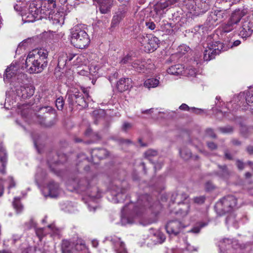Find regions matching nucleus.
Segmentation results:
<instances>
[{
    "label": "nucleus",
    "mask_w": 253,
    "mask_h": 253,
    "mask_svg": "<svg viewBox=\"0 0 253 253\" xmlns=\"http://www.w3.org/2000/svg\"><path fill=\"white\" fill-rule=\"evenodd\" d=\"M48 53L46 49L42 48L30 52L25 61L27 72L30 74L41 73L47 67Z\"/></svg>",
    "instance_id": "nucleus-1"
},
{
    "label": "nucleus",
    "mask_w": 253,
    "mask_h": 253,
    "mask_svg": "<svg viewBox=\"0 0 253 253\" xmlns=\"http://www.w3.org/2000/svg\"><path fill=\"white\" fill-rule=\"evenodd\" d=\"M47 4L42 2L33 1L29 3L27 12L22 13V20L24 23L33 22L42 18H47L48 12Z\"/></svg>",
    "instance_id": "nucleus-2"
},
{
    "label": "nucleus",
    "mask_w": 253,
    "mask_h": 253,
    "mask_svg": "<svg viewBox=\"0 0 253 253\" xmlns=\"http://www.w3.org/2000/svg\"><path fill=\"white\" fill-rule=\"evenodd\" d=\"M133 208V212L139 214L145 210L149 209L152 212L156 213L158 210L160 208L159 202L154 200L151 197L147 194L140 196L136 204V205L132 203L128 206L124 207L123 210L124 212L126 211L127 207L130 209V207Z\"/></svg>",
    "instance_id": "nucleus-3"
},
{
    "label": "nucleus",
    "mask_w": 253,
    "mask_h": 253,
    "mask_svg": "<svg viewBox=\"0 0 253 253\" xmlns=\"http://www.w3.org/2000/svg\"><path fill=\"white\" fill-rule=\"evenodd\" d=\"M32 117L34 121L47 127L54 125L56 122L55 110L49 106L40 108Z\"/></svg>",
    "instance_id": "nucleus-4"
},
{
    "label": "nucleus",
    "mask_w": 253,
    "mask_h": 253,
    "mask_svg": "<svg viewBox=\"0 0 253 253\" xmlns=\"http://www.w3.org/2000/svg\"><path fill=\"white\" fill-rule=\"evenodd\" d=\"M90 40L87 33L80 26H76L71 32V42L75 47L83 49L87 47Z\"/></svg>",
    "instance_id": "nucleus-5"
},
{
    "label": "nucleus",
    "mask_w": 253,
    "mask_h": 253,
    "mask_svg": "<svg viewBox=\"0 0 253 253\" xmlns=\"http://www.w3.org/2000/svg\"><path fill=\"white\" fill-rule=\"evenodd\" d=\"M241 43V41L236 40L234 41L231 44H229L227 46H225L222 42L219 41L214 42L212 43H210L206 49L204 53V59L205 61H210L214 59L216 55H218L221 51L227 50L230 46H237Z\"/></svg>",
    "instance_id": "nucleus-6"
},
{
    "label": "nucleus",
    "mask_w": 253,
    "mask_h": 253,
    "mask_svg": "<svg viewBox=\"0 0 253 253\" xmlns=\"http://www.w3.org/2000/svg\"><path fill=\"white\" fill-rule=\"evenodd\" d=\"M237 205V199L236 197L232 195H228L220 199L215 207L219 212L226 213L235 210Z\"/></svg>",
    "instance_id": "nucleus-7"
},
{
    "label": "nucleus",
    "mask_w": 253,
    "mask_h": 253,
    "mask_svg": "<svg viewBox=\"0 0 253 253\" xmlns=\"http://www.w3.org/2000/svg\"><path fill=\"white\" fill-rule=\"evenodd\" d=\"M139 41L145 49L149 52L155 50L158 47L160 42L158 38L151 35H140Z\"/></svg>",
    "instance_id": "nucleus-8"
},
{
    "label": "nucleus",
    "mask_w": 253,
    "mask_h": 253,
    "mask_svg": "<svg viewBox=\"0 0 253 253\" xmlns=\"http://www.w3.org/2000/svg\"><path fill=\"white\" fill-rule=\"evenodd\" d=\"M48 4V12L49 14H47V18L52 19L54 23L63 24L64 21L65 14L63 11H59L56 7L55 2L51 1L50 3H44Z\"/></svg>",
    "instance_id": "nucleus-9"
},
{
    "label": "nucleus",
    "mask_w": 253,
    "mask_h": 253,
    "mask_svg": "<svg viewBox=\"0 0 253 253\" xmlns=\"http://www.w3.org/2000/svg\"><path fill=\"white\" fill-rule=\"evenodd\" d=\"M183 227L182 223L177 220H169L166 225L167 233L174 236L177 235Z\"/></svg>",
    "instance_id": "nucleus-10"
},
{
    "label": "nucleus",
    "mask_w": 253,
    "mask_h": 253,
    "mask_svg": "<svg viewBox=\"0 0 253 253\" xmlns=\"http://www.w3.org/2000/svg\"><path fill=\"white\" fill-rule=\"evenodd\" d=\"M127 8L126 6H122L119 8L113 16L111 28H115L118 26L122 20L126 16Z\"/></svg>",
    "instance_id": "nucleus-11"
},
{
    "label": "nucleus",
    "mask_w": 253,
    "mask_h": 253,
    "mask_svg": "<svg viewBox=\"0 0 253 253\" xmlns=\"http://www.w3.org/2000/svg\"><path fill=\"white\" fill-rule=\"evenodd\" d=\"M110 192L113 196L114 197V200L117 203L123 201L126 196V189L119 187L117 185H112L110 188Z\"/></svg>",
    "instance_id": "nucleus-12"
},
{
    "label": "nucleus",
    "mask_w": 253,
    "mask_h": 253,
    "mask_svg": "<svg viewBox=\"0 0 253 253\" xmlns=\"http://www.w3.org/2000/svg\"><path fill=\"white\" fill-rule=\"evenodd\" d=\"M253 31V22L246 20L243 23L239 30V34L243 38H246L252 34Z\"/></svg>",
    "instance_id": "nucleus-13"
},
{
    "label": "nucleus",
    "mask_w": 253,
    "mask_h": 253,
    "mask_svg": "<svg viewBox=\"0 0 253 253\" xmlns=\"http://www.w3.org/2000/svg\"><path fill=\"white\" fill-rule=\"evenodd\" d=\"M34 92V87L30 85L21 86L16 89L17 95L24 99L31 97L33 95Z\"/></svg>",
    "instance_id": "nucleus-14"
},
{
    "label": "nucleus",
    "mask_w": 253,
    "mask_h": 253,
    "mask_svg": "<svg viewBox=\"0 0 253 253\" xmlns=\"http://www.w3.org/2000/svg\"><path fill=\"white\" fill-rule=\"evenodd\" d=\"M167 7L168 5L165 3L164 0L157 2L153 6V10L151 12L152 17L160 19L164 13V10Z\"/></svg>",
    "instance_id": "nucleus-15"
},
{
    "label": "nucleus",
    "mask_w": 253,
    "mask_h": 253,
    "mask_svg": "<svg viewBox=\"0 0 253 253\" xmlns=\"http://www.w3.org/2000/svg\"><path fill=\"white\" fill-rule=\"evenodd\" d=\"M99 4V9L102 14H107L110 12L113 5V0H93Z\"/></svg>",
    "instance_id": "nucleus-16"
},
{
    "label": "nucleus",
    "mask_w": 253,
    "mask_h": 253,
    "mask_svg": "<svg viewBox=\"0 0 253 253\" xmlns=\"http://www.w3.org/2000/svg\"><path fill=\"white\" fill-rule=\"evenodd\" d=\"M117 88L119 91L122 92L130 88L132 86L131 79L126 78H121L117 82Z\"/></svg>",
    "instance_id": "nucleus-17"
},
{
    "label": "nucleus",
    "mask_w": 253,
    "mask_h": 253,
    "mask_svg": "<svg viewBox=\"0 0 253 253\" xmlns=\"http://www.w3.org/2000/svg\"><path fill=\"white\" fill-rule=\"evenodd\" d=\"M248 12V10L247 8H243L236 9L232 12L229 20L237 25L241 18L245 16Z\"/></svg>",
    "instance_id": "nucleus-18"
},
{
    "label": "nucleus",
    "mask_w": 253,
    "mask_h": 253,
    "mask_svg": "<svg viewBox=\"0 0 253 253\" xmlns=\"http://www.w3.org/2000/svg\"><path fill=\"white\" fill-rule=\"evenodd\" d=\"M160 30L167 35H170L173 33L174 25L166 20L162 21L158 19Z\"/></svg>",
    "instance_id": "nucleus-19"
},
{
    "label": "nucleus",
    "mask_w": 253,
    "mask_h": 253,
    "mask_svg": "<svg viewBox=\"0 0 253 253\" xmlns=\"http://www.w3.org/2000/svg\"><path fill=\"white\" fill-rule=\"evenodd\" d=\"M66 156L64 154L58 155L57 154H50L47 159V163L50 168L53 164L63 163L66 161Z\"/></svg>",
    "instance_id": "nucleus-20"
},
{
    "label": "nucleus",
    "mask_w": 253,
    "mask_h": 253,
    "mask_svg": "<svg viewBox=\"0 0 253 253\" xmlns=\"http://www.w3.org/2000/svg\"><path fill=\"white\" fill-rule=\"evenodd\" d=\"M200 0H184L183 2V5L189 11V12L196 16L197 12V3Z\"/></svg>",
    "instance_id": "nucleus-21"
},
{
    "label": "nucleus",
    "mask_w": 253,
    "mask_h": 253,
    "mask_svg": "<svg viewBox=\"0 0 253 253\" xmlns=\"http://www.w3.org/2000/svg\"><path fill=\"white\" fill-rule=\"evenodd\" d=\"M75 244L68 240H63L61 243V253H75Z\"/></svg>",
    "instance_id": "nucleus-22"
},
{
    "label": "nucleus",
    "mask_w": 253,
    "mask_h": 253,
    "mask_svg": "<svg viewBox=\"0 0 253 253\" xmlns=\"http://www.w3.org/2000/svg\"><path fill=\"white\" fill-rule=\"evenodd\" d=\"M48 195L52 198L57 197L59 194L60 189L58 183L51 181L47 185Z\"/></svg>",
    "instance_id": "nucleus-23"
},
{
    "label": "nucleus",
    "mask_w": 253,
    "mask_h": 253,
    "mask_svg": "<svg viewBox=\"0 0 253 253\" xmlns=\"http://www.w3.org/2000/svg\"><path fill=\"white\" fill-rule=\"evenodd\" d=\"M6 160L5 150L3 147L0 146V172L2 174H5L6 172Z\"/></svg>",
    "instance_id": "nucleus-24"
},
{
    "label": "nucleus",
    "mask_w": 253,
    "mask_h": 253,
    "mask_svg": "<svg viewBox=\"0 0 253 253\" xmlns=\"http://www.w3.org/2000/svg\"><path fill=\"white\" fill-rule=\"evenodd\" d=\"M237 245V242L236 241H233L230 239L226 238L220 241L218 246L221 250H229L231 247L236 249V247H234V246Z\"/></svg>",
    "instance_id": "nucleus-25"
},
{
    "label": "nucleus",
    "mask_w": 253,
    "mask_h": 253,
    "mask_svg": "<svg viewBox=\"0 0 253 253\" xmlns=\"http://www.w3.org/2000/svg\"><path fill=\"white\" fill-rule=\"evenodd\" d=\"M210 7V1H204L200 0L197 3V12L196 16H199L207 11Z\"/></svg>",
    "instance_id": "nucleus-26"
},
{
    "label": "nucleus",
    "mask_w": 253,
    "mask_h": 253,
    "mask_svg": "<svg viewBox=\"0 0 253 253\" xmlns=\"http://www.w3.org/2000/svg\"><path fill=\"white\" fill-rule=\"evenodd\" d=\"M217 167L219 169L214 172V174L222 178H226L229 176L230 172L226 165H218Z\"/></svg>",
    "instance_id": "nucleus-27"
},
{
    "label": "nucleus",
    "mask_w": 253,
    "mask_h": 253,
    "mask_svg": "<svg viewBox=\"0 0 253 253\" xmlns=\"http://www.w3.org/2000/svg\"><path fill=\"white\" fill-rule=\"evenodd\" d=\"M218 22L216 20V17L215 15V13L211 11L208 15L204 25L206 28H213L215 25L217 24Z\"/></svg>",
    "instance_id": "nucleus-28"
},
{
    "label": "nucleus",
    "mask_w": 253,
    "mask_h": 253,
    "mask_svg": "<svg viewBox=\"0 0 253 253\" xmlns=\"http://www.w3.org/2000/svg\"><path fill=\"white\" fill-rule=\"evenodd\" d=\"M111 241L119 250L118 253H127L125 248V244L120 238L114 236L111 238Z\"/></svg>",
    "instance_id": "nucleus-29"
},
{
    "label": "nucleus",
    "mask_w": 253,
    "mask_h": 253,
    "mask_svg": "<svg viewBox=\"0 0 253 253\" xmlns=\"http://www.w3.org/2000/svg\"><path fill=\"white\" fill-rule=\"evenodd\" d=\"M109 152L105 149H94L92 152L91 155L92 157H96L99 159H105L109 155Z\"/></svg>",
    "instance_id": "nucleus-30"
},
{
    "label": "nucleus",
    "mask_w": 253,
    "mask_h": 253,
    "mask_svg": "<svg viewBox=\"0 0 253 253\" xmlns=\"http://www.w3.org/2000/svg\"><path fill=\"white\" fill-rule=\"evenodd\" d=\"M167 71L169 74L171 75H178L182 74L184 71V67L181 64H176L170 67Z\"/></svg>",
    "instance_id": "nucleus-31"
},
{
    "label": "nucleus",
    "mask_w": 253,
    "mask_h": 253,
    "mask_svg": "<svg viewBox=\"0 0 253 253\" xmlns=\"http://www.w3.org/2000/svg\"><path fill=\"white\" fill-rule=\"evenodd\" d=\"M188 197V196L184 193L180 194L175 193L172 195L171 200L173 203L179 204L182 203L184 201L186 200Z\"/></svg>",
    "instance_id": "nucleus-32"
},
{
    "label": "nucleus",
    "mask_w": 253,
    "mask_h": 253,
    "mask_svg": "<svg viewBox=\"0 0 253 253\" xmlns=\"http://www.w3.org/2000/svg\"><path fill=\"white\" fill-rule=\"evenodd\" d=\"M213 12L215 13V15L218 23L226 19L228 15V11L226 9L216 10H214Z\"/></svg>",
    "instance_id": "nucleus-33"
},
{
    "label": "nucleus",
    "mask_w": 253,
    "mask_h": 253,
    "mask_svg": "<svg viewBox=\"0 0 253 253\" xmlns=\"http://www.w3.org/2000/svg\"><path fill=\"white\" fill-rule=\"evenodd\" d=\"M81 93L82 92L79 91V90L76 89H74L73 90H70L67 94L68 97L67 101L68 102L69 104L70 105L73 106V98H76L77 100L78 98V96H80Z\"/></svg>",
    "instance_id": "nucleus-34"
},
{
    "label": "nucleus",
    "mask_w": 253,
    "mask_h": 253,
    "mask_svg": "<svg viewBox=\"0 0 253 253\" xmlns=\"http://www.w3.org/2000/svg\"><path fill=\"white\" fill-rule=\"evenodd\" d=\"M90 186V184L88 180L86 178H83L80 180L78 183V188L82 191H85L87 190Z\"/></svg>",
    "instance_id": "nucleus-35"
},
{
    "label": "nucleus",
    "mask_w": 253,
    "mask_h": 253,
    "mask_svg": "<svg viewBox=\"0 0 253 253\" xmlns=\"http://www.w3.org/2000/svg\"><path fill=\"white\" fill-rule=\"evenodd\" d=\"M182 110H186L189 112H194L196 114H200L203 112V110L201 109H198L195 107H189L187 104L185 103L182 104L179 108Z\"/></svg>",
    "instance_id": "nucleus-36"
},
{
    "label": "nucleus",
    "mask_w": 253,
    "mask_h": 253,
    "mask_svg": "<svg viewBox=\"0 0 253 253\" xmlns=\"http://www.w3.org/2000/svg\"><path fill=\"white\" fill-rule=\"evenodd\" d=\"M159 83L158 80L154 78L149 79L146 80L144 85L148 88L156 87Z\"/></svg>",
    "instance_id": "nucleus-37"
},
{
    "label": "nucleus",
    "mask_w": 253,
    "mask_h": 253,
    "mask_svg": "<svg viewBox=\"0 0 253 253\" xmlns=\"http://www.w3.org/2000/svg\"><path fill=\"white\" fill-rule=\"evenodd\" d=\"M236 25L237 24L229 20L227 23L223 26L222 32L223 33H228L235 29L236 27Z\"/></svg>",
    "instance_id": "nucleus-38"
},
{
    "label": "nucleus",
    "mask_w": 253,
    "mask_h": 253,
    "mask_svg": "<svg viewBox=\"0 0 253 253\" xmlns=\"http://www.w3.org/2000/svg\"><path fill=\"white\" fill-rule=\"evenodd\" d=\"M67 63V53H63L60 55L58 59L57 67L60 69L63 68Z\"/></svg>",
    "instance_id": "nucleus-39"
},
{
    "label": "nucleus",
    "mask_w": 253,
    "mask_h": 253,
    "mask_svg": "<svg viewBox=\"0 0 253 253\" xmlns=\"http://www.w3.org/2000/svg\"><path fill=\"white\" fill-rule=\"evenodd\" d=\"M181 157L185 160H188L191 158L192 153L190 150L187 148H183L179 151Z\"/></svg>",
    "instance_id": "nucleus-40"
},
{
    "label": "nucleus",
    "mask_w": 253,
    "mask_h": 253,
    "mask_svg": "<svg viewBox=\"0 0 253 253\" xmlns=\"http://www.w3.org/2000/svg\"><path fill=\"white\" fill-rule=\"evenodd\" d=\"M226 223L228 225H233V226L237 227L236 220L235 219V215L231 213L226 218Z\"/></svg>",
    "instance_id": "nucleus-41"
},
{
    "label": "nucleus",
    "mask_w": 253,
    "mask_h": 253,
    "mask_svg": "<svg viewBox=\"0 0 253 253\" xmlns=\"http://www.w3.org/2000/svg\"><path fill=\"white\" fill-rule=\"evenodd\" d=\"M131 66L136 71L139 72H144V65L139 60H136L132 62Z\"/></svg>",
    "instance_id": "nucleus-42"
},
{
    "label": "nucleus",
    "mask_w": 253,
    "mask_h": 253,
    "mask_svg": "<svg viewBox=\"0 0 253 253\" xmlns=\"http://www.w3.org/2000/svg\"><path fill=\"white\" fill-rule=\"evenodd\" d=\"M14 66H10L7 67L5 70V73L4 75V78L10 79L14 74L15 70L14 69Z\"/></svg>",
    "instance_id": "nucleus-43"
},
{
    "label": "nucleus",
    "mask_w": 253,
    "mask_h": 253,
    "mask_svg": "<svg viewBox=\"0 0 253 253\" xmlns=\"http://www.w3.org/2000/svg\"><path fill=\"white\" fill-rule=\"evenodd\" d=\"M86 248L84 242L81 240H78L76 244H75L74 250L75 252L81 251L84 250Z\"/></svg>",
    "instance_id": "nucleus-44"
},
{
    "label": "nucleus",
    "mask_w": 253,
    "mask_h": 253,
    "mask_svg": "<svg viewBox=\"0 0 253 253\" xmlns=\"http://www.w3.org/2000/svg\"><path fill=\"white\" fill-rule=\"evenodd\" d=\"M158 155V151L154 149H148L144 153L145 157L150 160L152 157L156 156Z\"/></svg>",
    "instance_id": "nucleus-45"
},
{
    "label": "nucleus",
    "mask_w": 253,
    "mask_h": 253,
    "mask_svg": "<svg viewBox=\"0 0 253 253\" xmlns=\"http://www.w3.org/2000/svg\"><path fill=\"white\" fill-rule=\"evenodd\" d=\"M218 130L222 133H232L233 132L234 128L230 126L223 127H219Z\"/></svg>",
    "instance_id": "nucleus-46"
},
{
    "label": "nucleus",
    "mask_w": 253,
    "mask_h": 253,
    "mask_svg": "<svg viewBox=\"0 0 253 253\" xmlns=\"http://www.w3.org/2000/svg\"><path fill=\"white\" fill-rule=\"evenodd\" d=\"M44 228H39L35 229V232L37 236L38 237L40 240L46 235V232L45 231Z\"/></svg>",
    "instance_id": "nucleus-47"
},
{
    "label": "nucleus",
    "mask_w": 253,
    "mask_h": 253,
    "mask_svg": "<svg viewBox=\"0 0 253 253\" xmlns=\"http://www.w3.org/2000/svg\"><path fill=\"white\" fill-rule=\"evenodd\" d=\"M13 205L14 208L16 210L18 213L22 211L23 206L21 205L20 201L16 198L14 199V201L13 202Z\"/></svg>",
    "instance_id": "nucleus-48"
},
{
    "label": "nucleus",
    "mask_w": 253,
    "mask_h": 253,
    "mask_svg": "<svg viewBox=\"0 0 253 253\" xmlns=\"http://www.w3.org/2000/svg\"><path fill=\"white\" fill-rule=\"evenodd\" d=\"M56 106L59 110H61L63 108L64 101L63 97H59L56 100Z\"/></svg>",
    "instance_id": "nucleus-49"
},
{
    "label": "nucleus",
    "mask_w": 253,
    "mask_h": 253,
    "mask_svg": "<svg viewBox=\"0 0 253 253\" xmlns=\"http://www.w3.org/2000/svg\"><path fill=\"white\" fill-rule=\"evenodd\" d=\"M76 104L78 105L81 106H84L86 105V102L84 100V96L82 93L81 95L78 96V98L77 100H76Z\"/></svg>",
    "instance_id": "nucleus-50"
},
{
    "label": "nucleus",
    "mask_w": 253,
    "mask_h": 253,
    "mask_svg": "<svg viewBox=\"0 0 253 253\" xmlns=\"http://www.w3.org/2000/svg\"><path fill=\"white\" fill-rule=\"evenodd\" d=\"M132 60V56L130 54H127V55L124 56L120 61L121 64H127L129 63Z\"/></svg>",
    "instance_id": "nucleus-51"
},
{
    "label": "nucleus",
    "mask_w": 253,
    "mask_h": 253,
    "mask_svg": "<svg viewBox=\"0 0 253 253\" xmlns=\"http://www.w3.org/2000/svg\"><path fill=\"white\" fill-rule=\"evenodd\" d=\"M185 208H182L181 209V213H176L180 215L181 217H184L188 214V210L189 209V205L188 204L185 206Z\"/></svg>",
    "instance_id": "nucleus-52"
},
{
    "label": "nucleus",
    "mask_w": 253,
    "mask_h": 253,
    "mask_svg": "<svg viewBox=\"0 0 253 253\" xmlns=\"http://www.w3.org/2000/svg\"><path fill=\"white\" fill-rule=\"evenodd\" d=\"M193 200L195 203L199 204H201L204 203L205 198L204 196L197 197L194 198Z\"/></svg>",
    "instance_id": "nucleus-53"
},
{
    "label": "nucleus",
    "mask_w": 253,
    "mask_h": 253,
    "mask_svg": "<svg viewBox=\"0 0 253 253\" xmlns=\"http://www.w3.org/2000/svg\"><path fill=\"white\" fill-rule=\"evenodd\" d=\"M184 74H187L189 75L192 76L195 75L196 72L195 69L190 68L188 69L186 68L185 70L184 69L183 73Z\"/></svg>",
    "instance_id": "nucleus-54"
},
{
    "label": "nucleus",
    "mask_w": 253,
    "mask_h": 253,
    "mask_svg": "<svg viewBox=\"0 0 253 253\" xmlns=\"http://www.w3.org/2000/svg\"><path fill=\"white\" fill-rule=\"evenodd\" d=\"M47 227L50 229L54 234L58 235L60 232L59 229L56 228L54 224H50L48 225Z\"/></svg>",
    "instance_id": "nucleus-55"
},
{
    "label": "nucleus",
    "mask_w": 253,
    "mask_h": 253,
    "mask_svg": "<svg viewBox=\"0 0 253 253\" xmlns=\"http://www.w3.org/2000/svg\"><path fill=\"white\" fill-rule=\"evenodd\" d=\"M205 187L207 190L211 191L214 189V186L212 184V183L211 181H208L206 182L205 185Z\"/></svg>",
    "instance_id": "nucleus-56"
},
{
    "label": "nucleus",
    "mask_w": 253,
    "mask_h": 253,
    "mask_svg": "<svg viewBox=\"0 0 253 253\" xmlns=\"http://www.w3.org/2000/svg\"><path fill=\"white\" fill-rule=\"evenodd\" d=\"M132 125L129 123H124L122 126V129L124 131H126L127 130L131 128Z\"/></svg>",
    "instance_id": "nucleus-57"
},
{
    "label": "nucleus",
    "mask_w": 253,
    "mask_h": 253,
    "mask_svg": "<svg viewBox=\"0 0 253 253\" xmlns=\"http://www.w3.org/2000/svg\"><path fill=\"white\" fill-rule=\"evenodd\" d=\"M9 180V186L8 188L9 189L14 187L15 186V182L13 180V178L12 177H8Z\"/></svg>",
    "instance_id": "nucleus-58"
},
{
    "label": "nucleus",
    "mask_w": 253,
    "mask_h": 253,
    "mask_svg": "<svg viewBox=\"0 0 253 253\" xmlns=\"http://www.w3.org/2000/svg\"><path fill=\"white\" fill-rule=\"evenodd\" d=\"M146 25L148 28L151 30H154L156 27L155 24L153 22H146Z\"/></svg>",
    "instance_id": "nucleus-59"
},
{
    "label": "nucleus",
    "mask_w": 253,
    "mask_h": 253,
    "mask_svg": "<svg viewBox=\"0 0 253 253\" xmlns=\"http://www.w3.org/2000/svg\"><path fill=\"white\" fill-rule=\"evenodd\" d=\"M236 165H237L238 168L240 170H242L244 169L245 164L243 162H242L240 160H237L236 162Z\"/></svg>",
    "instance_id": "nucleus-60"
},
{
    "label": "nucleus",
    "mask_w": 253,
    "mask_h": 253,
    "mask_svg": "<svg viewBox=\"0 0 253 253\" xmlns=\"http://www.w3.org/2000/svg\"><path fill=\"white\" fill-rule=\"evenodd\" d=\"M206 132H207V135H208L209 136H210L212 138H215L216 135L214 134V133L212 129H211V128L207 129L206 130Z\"/></svg>",
    "instance_id": "nucleus-61"
},
{
    "label": "nucleus",
    "mask_w": 253,
    "mask_h": 253,
    "mask_svg": "<svg viewBox=\"0 0 253 253\" xmlns=\"http://www.w3.org/2000/svg\"><path fill=\"white\" fill-rule=\"evenodd\" d=\"M207 145L211 150H214L217 148V145L213 142H208L207 143Z\"/></svg>",
    "instance_id": "nucleus-62"
},
{
    "label": "nucleus",
    "mask_w": 253,
    "mask_h": 253,
    "mask_svg": "<svg viewBox=\"0 0 253 253\" xmlns=\"http://www.w3.org/2000/svg\"><path fill=\"white\" fill-rule=\"evenodd\" d=\"M179 49L181 50L180 52L182 54H184L185 52H187L190 48L188 46L185 45H182L179 47Z\"/></svg>",
    "instance_id": "nucleus-63"
},
{
    "label": "nucleus",
    "mask_w": 253,
    "mask_h": 253,
    "mask_svg": "<svg viewBox=\"0 0 253 253\" xmlns=\"http://www.w3.org/2000/svg\"><path fill=\"white\" fill-rule=\"evenodd\" d=\"M78 159L80 162L81 161H87V158L86 156L84 153H81L78 156Z\"/></svg>",
    "instance_id": "nucleus-64"
}]
</instances>
